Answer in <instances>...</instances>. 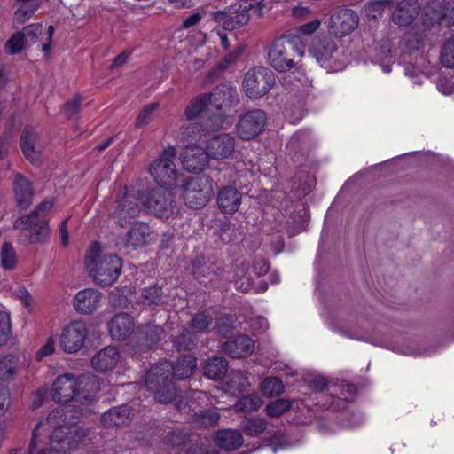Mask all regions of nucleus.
Masks as SVG:
<instances>
[{"label":"nucleus","instance_id":"57","mask_svg":"<svg viewBox=\"0 0 454 454\" xmlns=\"http://www.w3.org/2000/svg\"><path fill=\"white\" fill-rule=\"evenodd\" d=\"M251 327L254 332L262 333L268 328V321L263 317H257L251 320Z\"/></svg>","mask_w":454,"mask_h":454},{"label":"nucleus","instance_id":"38","mask_svg":"<svg viewBox=\"0 0 454 454\" xmlns=\"http://www.w3.org/2000/svg\"><path fill=\"white\" fill-rule=\"evenodd\" d=\"M260 389L265 396H276L284 392L282 381L275 377L266 378L260 385Z\"/></svg>","mask_w":454,"mask_h":454},{"label":"nucleus","instance_id":"31","mask_svg":"<svg viewBox=\"0 0 454 454\" xmlns=\"http://www.w3.org/2000/svg\"><path fill=\"white\" fill-rule=\"evenodd\" d=\"M206 110L211 112L208 97L201 94L189 102L184 109V116L187 120H193L198 118Z\"/></svg>","mask_w":454,"mask_h":454},{"label":"nucleus","instance_id":"35","mask_svg":"<svg viewBox=\"0 0 454 454\" xmlns=\"http://www.w3.org/2000/svg\"><path fill=\"white\" fill-rule=\"evenodd\" d=\"M227 387L225 391H230L231 394L241 392L243 387L248 385L247 377L239 371L231 372L227 377L225 381Z\"/></svg>","mask_w":454,"mask_h":454},{"label":"nucleus","instance_id":"44","mask_svg":"<svg viewBox=\"0 0 454 454\" xmlns=\"http://www.w3.org/2000/svg\"><path fill=\"white\" fill-rule=\"evenodd\" d=\"M212 319L206 313H199L191 322L190 328L192 333H204L211 324Z\"/></svg>","mask_w":454,"mask_h":454},{"label":"nucleus","instance_id":"7","mask_svg":"<svg viewBox=\"0 0 454 454\" xmlns=\"http://www.w3.org/2000/svg\"><path fill=\"white\" fill-rule=\"evenodd\" d=\"M184 140L189 138L206 144L205 151L210 159L223 160L228 158L235 149V138L227 133L207 135L206 128L200 124L193 123L182 128Z\"/></svg>","mask_w":454,"mask_h":454},{"label":"nucleus","instance_id":"11","mask_svg":"<svg viewBox=\"0 0 454 454\" xmlns=\"http://www.w3.org/2000/svg\"><path fill=\"white\" fill-rule=\"evenodd\" d=\"M275 83L274 74L265 67H255L244 76L242 89L247 97L259 99L265 96Z\"/></svg>","mask_w":454,"mask_h":454},{"label":"nucleus","instance_id":"13","mask_svg":"<svg viewBox=\"0 0 454 454\" xmlns=\"http://www.w3.org/2000/svg\"><path fill=\"white\" fill-rule=\"evenodd\" d=\"M88 337L89 329L84 321H71L61 330L59 347L67 354H75L83 348Z\"/></svg>","mask_w":454,"mask_h":454},{"label":"nucleus","instance_id":"5","mask_svg":"<svg viewBox=\"0 0 454 454\" xmlns=\"http://www.w3.org/2000/svg\"><path fill=\"white\" fill-rule=\"evenodd\" d=\"M84 267L93 281L101 286L114 285L121 272L120 257L106 253L98 242H93L84 257Z\"/></svg>","mask_w":454,"mask_h":454},{"label":"nucleus","instance_id":"6","mask_svg":"<svg viewBox=\"0 0 454 454\" xmlns=\"http://www.w3.org/2000/svg\"><path fill=\"white\" fill-rule=\"evenodd\" d=\"M306 51V45L301 36L289 35L276 39L270 46L268 62L275 70L286 72L297 64L295 54L301 58Z\"/></svg>","mask_w":454,"mask_h":454},{"label":"nucleus","instance_id":"9","mask_svg":"<svg viewBox=\"0 0 454 454\" xmlns=\"http://www.w3.org/2000/svg\"><path fill=\"white\" fill-rule=\"evenodd\" d=\"M52 206V201L46 200L39 204L33 213L16 221L15 227L25 231L24 234L29 243H40L48 238V224L42 216L48 213Z\"/></svg>","mask_w":454,"mask_h":454},{"label":"nucleus","instance_id":"64","mask_svg":"<svg viewBox=\"0 0 454 454\" xmlns=\"http://www.w3.org/2000/svg\"><path fill=\"white\" fill-rule=\"evenodd\" d=\"M59 236H60L61 243L64 246H67L68 244V240H69L68 231L67 229V221L62 222V223L60 225Z\"/></svg>","mask_w":454,"mask_h":454},{"label":"nucleus","instance_id":"30","mask_svg":"<svg viewBox=\"0 0 454 454\" xmlns=\"http://www.w3.org/2000/svg\"><path fill=\"white\" fill-rule=\"evenodd\" d=\"M213 20L221 24L223 29L232 30L243 23V20L236 12L231 9L226 11H217L211 14Z\"/></svg>","mask_w":454,"mask_h":454},{"label":"nucleus","instance_id":"60","mask_svg":"<svg viewBox=\"0 0 454 454\" xmlns=\"http://www.w3.org/2000/svg\"><path fill=\"white\" fill-rule=\"evenodd\" d=\"M9 394L4 387H0V416L4 415L9 406Z\"/></svg>","mask_w":454,"mask_h":454},{"label":"nucleus","instance_id":"39","mask_svg":"<svg viewBox=\"0 0 454 454\" xmlns=\"http://www.w3.org/2000/svg\"><path fill=\"white\" fill-rule=\"evenodd\" d=\"M262 405V398L254 394L240 398L236 403V410L243 412L257 411Z\"/></svg>","mask_w":454,"mask_h":454},{"label":"nucleus","instance_id":"28","mask_svg":"<svg viewBox=\"0 0 454 454\" xmlns=\"http://www.w3.org/2000/svg\"><path fill=\"white\" fill-rule=\"evenodd\" d=\"M217 445L226 450H234L243 443V437L237 430H220L215 434Z\"/></svg>","mask_w":454,"mask_h":454},{"label":"nucleus","instance_id":"63","mask_svg":"<svg viewBox=\"0 0 454 454\" xmlns=\"http://www.w3.org/2000/svg\"><path fill=\"white\" fill-rule=\"evenodd\" d=\"M201 20V16L199 13H193L188 16L183 22L182 27L184 28H188L190 27L195 26Z\"/></svg>","mask_w":454,"mask_h":454},{"label":"nucleus","instance_id":"51","mask_svg":"<svg viewBox=\"0 0 454 454\" xmlns=\"http://www.w3.org/2000/svg\"><path fill=\"white\" fill-rule=\"evenodd\" d=\"M322 22L320 20H313L309 22L301 25L297 28L298 35L309 36L318 30Z\"/></svg>","mask_w":454,"mask_h":454},{"label":"nucleus","instance_id":"62","mask_svg":"<svg viewBox=\"0 0 454 454\" xmlns=\"http://www.w3.org/2000/svg\"><path fill=\"white\" fill-rule=\"evenodd\" d=\"M433 9H434V7ZM448 11L449 8H445L442 11L434 10L433 16L428 20L426 19V21H428V23L430 24H433L434 22H442L448 16Z\"/></svg>","mask_w":454,"mask_h":454},{"label":"nucleus","instance_id":"45","mask_svg":"<svg viewBox=\"0 0 454 454\" xmlns=\"http://www.w3.org/2000/svg\"><path fill=\"white\" fill-rule=\"evenodd\" d=\"M43 27L40 24L27 26L20 32L24 37L27 46L36 42L39 35H42Z\"/></svg>","mask_w":454,"mask_h":454},{"label":"nucleus","instance_id":"52","mask_svg":"<svg viewBox=\"0 0 454 454\" xmlns=\"http://www.w3.org/2000/svg\"><path fill=\"white\" fill-rule=\"evenodd\" d=\"M12 294L16 298H18L26 308L30 309L32 307L33 298L29 292L25 287L19 286L15 288L12 291Z\"/></svg>","mask_w":454,"mask_h":454},{"label":"nucleus","instance_id":"21","mask_svg":"<svg viewBox=\"0 0 454 454\" xmlns=\"http://www.w3.org/2000/svg\"><path fill=\"white\" fill-rule=\"evenodd\" d=\"M241 200V193L232 186L222 188L217 195V206L226 214L235 213L239 209Z\"/></svg>","mask_w":454,"mask_h":454},{"label":"nucleus","instance_id":"55","mask_svg":"<svg viewBox=\"0 0 454 454\" xmlns=\"http://www.w3.org/2000/svg\"><path fill=\"white\" fill-rule=\"evenodd\" d=\"M437 89L444 95H450L453 92L454 85L451 81L445 77L439 78L437 81Z\"/></svg>","mask_w":454,"mask_h":454},{"label":"nucleus","instance_id":"8","mask_svg":"<svg viewBox=\"0 0 454 454\" xmlns=\"http://www.w3.org/2000/svg\"><path fill=\"white\" fill-rule=\"evenodd\" d=\"M308 52L328 72L339 71L345 66L346 55L334 39L316 37L311 40Z\"/></svg>","mask_w":454,"mask_h":454},{"label":"nucleus","instance_id":"18","mask_svg":"<svg viewBox=\"0 0 454 454\" xmlns=\"http://www.w3.org/2000/svg\"><path fill=\"white\" fill-rule=\"evenodd\" d=\"M102 298V294L97 289H82L74 296V308L81 314H91L100 307Z\"/></svg>","mask_w":454,"mask_h":454},{"label":"nucleus","instance_id":"50","mask_svg":"<svg viewBox=\"0 0 454 454\" xmlns=\"http://www.w3.org/2000/svg\"><path fill=\"white\" fill-rule=\"evenodd\" d=\"M55 351V339L50 336L35 354L36 360H43L44 357L53 354Z\"/></svg>","mask_w":454,"mask_h":454},{"label":"nucleus","instance_id":"32","mask_svg":"<svg viewBox=\"0 0 454 454\" xmlns=\"http://www.w3.org/2000/svg\"><path fill=\"white\" fill-rule=\"evenodd\" d=\"M37 135L32 129H25L20 137V147L24 155L34 161L37 159V151L35 144Z\"/></svg>","mask_w":454,"mask_h":454},{"label":"nucleus","instance_id":"37","mask_svg":"<svg viewBox=\"0 0 454 454\" xmlns=\"http://www.w3.org/2000/svg\"><path fill=\"white\" fill-rule=\"evenodd\" d=\"M267 421L262 418L246 419L242 423V430L250 436H255L263 433L267 427Z\"/></svg>","mask_w":454,"mask_h":454},{"label":"nucleus","instance_id":"19","mask_svg":"<svg viewBox=\"0 0 454 454\" xmlns=\"http://www.w3.org/2000/svg\"><path fill=\"white\" fill-rule=\"evenodd\" d=\"M120 361V353L114 346H108L99 350L91 358L93 368L98 372L114 369Z\"/></svg>","mask_w":454,"mask_h":454},{"label":"nucleus","instance_id":"1","mask_svg":"<svg viewBox=\"0 0 454 454\" xmlns=\"http://www.w3.org/2000/svg\"><path fill=\"white\" fill-rule=\"evenodd\" d=\"M87 436V430L65 423L56 410L34 430L30 454H71L86 446Z\"/></svg>","mask_w":454,"mask_h":454},{"label":"nucleus","instance_id":"3","mask_svg":"<svg viewBox=\"0 0 454 454\" xmlns=\"http://www.w3.org/2000/svg\"><path fill=\"white\" fill-rule=\"evenodd\" d=\"M197 364L192 356H184L175 366L168 361L153 366L145 378V387L153 394L154 399L160 403H168L176 396V387L171 378L184 380L191 377Z\"/></svg>","mask_w":454,"mask_h":454},{"label":"nucleus","instance_id":"53","mask_svg":"<svg viewBox=\"0 0 454 454\" xmlns=\"http://www.w3.org/2000/svg\"><path fill=\"white\" fill-rule=\"evenodd\" d=\"M250 272H252L254 278L265 275L270 270L268 262L264 260H260L254 265H250Z\"/></svg>","mask_w":454,"mask_h":454},{"label":"nucleus","instance_id":"17","mask_svg":"<svg viewBox=\"0 0 454 454\" xmlns=\"http://www.w3.org/2000/svg\"><path fill=\"white\" fill-rule=\"evenodd\" d=\"M205 96L208 97V104L212 113L220 111L224 107H230L239 101L236 89L227 84L217 86L212 92L206 93Z\"/></svg>","mask_w":454,"mask_h":454},{"label":"nucleus","instance_id":"54","mask_svg":"<svg viewBox=\"0 0 454 454\" xmlns=\"http://www.w3.org/2000/svg\"><path fill=\"white\" fill-rule=\"evenodd\" d=\"M80 98H75L65 106V113L68 118H74L80 111Z\"/></svg>","mask_w":454,"mask_h":454},{"label":"nucleus","instance_id":"58","mask_svg":"<svg viewBox=\"0 0 454 454\" xmlns=\"http://www.w3.org/2000/svg\"><path fill=\"white\" fill-rule=\"evenodd\" d=\"M168 442L172 446H181L185 444L186 437L182 436L179 432L175 431L168 435Z\"/></svg>","mask_w":454,"mask_h":454},{"label":"nucleus","instance_id":"41","mask_svg":"<svg viewBox=\"0 0 454 454\" xmlns=\"http://www.w3.org/2000/svg\"><path fill=\"white\" fill-rule=\"evenodd\" d=\"M220 419L216 411H206L195 414L194 423L199 427H207L215 425Z\"/></svg>","mask_w":454,"mask_h":454},{"label":"nucleus","instance_id":"56","mask_svg":"<svg viewBox=\"0 0 454 454\" xmlns=\"http://www.w3.org/2000/svg\"><path fill=\"white\" fill-rule=\"evenodd\" d=\"M291 14L294 18L304 20L310 16L311 10L308 6L295 5L292 8Z\"/></svg>","mask_w":454,"mask_h":454},{"label":"nucleus","instance_id":"43","mask_svg":"<svg viewBox=\"0 0 454 454\" xmlns=\"http://www.w3.org/2000/svg\"><path fill=\"white\" fill-rule=\"evenodd\" d=\"M441 62L448 68H454V38L448 40L441 51Z\"/></svg>","mask_w":454,"mask_h":454},{"label":"nucleus","instance_id":"27","mask_svg":"<svg viewBox=\"0 0 454 454\" xmlns=\"http://www.w3.org/2000/svg\"><path fill=\"white\" fill-rule=\"evenodd\" d=\"M149 226L141 223H136L132 225L123 242L125 247H137L147 243L149 238Z\"/></svg>","mask_w":454,"mask_h":454},{"label":"nucleus","instance_id":"59","mask_svg":"<svg viewBox=\"0 0 454 454\" xmlns=\"http://www.w3.org/2000/svg\"><path fill=\"white\" fill-rule=\"evenodd\" d=\"M45 398V392L43 390H38L33 393L31 396V409L35 410L39 408Z\"/></svg>","mask_w":454,"mask_h":454},{"label":"nucleus","instance_id":"42","mask_svg":"<svg viewBox=\"0 0 454 454\" xmlns=\"http://www.w3.org/2000/svg\"><path fill=\"white\" fill-rule=\"evenodd\" d=\"M17 369V362L14 356L4 357L0 360V380H11Z\"/></svg>","mask_w":454,"mask_h":454},{"label":"nucleus","instance_id":"10","mask_svg":"<svg viewBox=\"0 0 454 454\" xmlns=\"http://www.w3.org/2000/svg\"><path fill=\"white\" fill-rule=\"evenodd\" d=\"M176 155L175 147L168 146L150 166L149 172L160 188L173 189L177 185L178 172L174 163Z\"/></svg>","mask_w":454,"mask_h":454},{"label":"nucleus","instance_id":"33","mask_svg":"<svg viewBox=\"0 0 454 454\" xmlns=\"http://www.w3.org/2000/svg\"><path fill=\"white\" fill-rule=\"evenodd\" d=\"M227 372V363L222 357H214L209 359L204 367L206 377L213 380H219L225 376Z\"/></svg>","mask_w":454,"mask_h":454},{"label":"nucleus","instance_id":"23","mask_svg":"<svg viewBox=\"0 0 454 454\" xmlns=\"http://www.w3.org/2000/svg\"><path fill=\"white\" fill-rule=\"evenodd\" d=\"M251 267L248 262L241 263L235 270L234 276V283L237 289L241 290L243 292H248L251 289H255L256 292H263L267 289V285H260L259 286H254V278L250 272Z\"/></svg>","mask_w":454,"mask_h":454},{"label":"nucleus","instance_id":"4","mask_svg":"<svg viewBox=\"0 0 454 454\" xmlns=\"http://www.w3.org/2000/svg\"><path fill=\"white\" fill-rule=\"evenodd\" d=\"M99 389V384L94 376L82 375L75 378L72 374H64L54 380L51 395L56 403H67L75 400L82 403L92 402Z\"/></svg>","mask_w":454,"mask_h":454},{"label":"nucleus","instance_id":"24","mask_svg":"<svg viewBox=\"0 0 454 454\" xmlns=\"http://www.w3.org/2000/svg\"><path fill=\"white\" fill-rule=\"evenodd\" d=\"M251 267L248 262L241 263L235 270L234 276V283L237 289L241 290L243 292H248L251 289H255L256 292H263L267 289V285H260L259 286H254V278L250 272Z\"/></svg>","mask_w":454,"mask_h":454},{"label":"nucleus","instance_id":"2","mask_svg":"<svg viewBox=\"0 0 454 454\" xmlns=\"http://www.w3.org/2000/svg\"><path fill=\"white\" fill-rule=\"evenodd\" d=\"M171 189L158 187L149 193L137 194L123 189V196L119 200L114 217L120 225L129 223L141 211V205L159 216H165L173 206Z\"/></svg>","mask_w":454,"mask_h":454},{"label":"nucleus","instance_id":"20","mask_svg":"<svg viewBox=\"0 0 454 454\" xmlns=\"http://www.w3.org/2000/svg\"><path fill=\"white\" fill-rule=\"evenodd\" d=\"M108 329L114 339L124 340L133 333L134 320L128 314H117L108 323Z\"/></svg>","mask_w":454,"mask_h":454},{"label":"nucleus","instance_id":"16","mask_svg":"<svg viewBox=\"0 0 454 454\" xmlns=\"http://www.w3.org/2000/svg\"><path fill=\"white\" fill-rule=\"evenodd\" d=\"M180 139L184 143H187L181 153V162L184 168L189 172H200L204 170L208 165L210 159L205 149L199 146L195 139L189 138L184 140L182 132L180 133Z\"/></svg>","mask_w":454,"mask_h":454},{"label":"nucleus","instance_id":"25","mask_svg":"<svg viewBox=\"0 0 454 454\" xmlns=\"http://www.w3.org/2000/svg\"><path fill=\"white\" fill-rule=\"evenodd\" d=\"M14 194L17 206L27 209L32 202L33 192L30 183L20 175H16L14 180Z\"/></svg>","mask_w":454,"mask_h":454},{"label":"nucleus","instance_id":"61","mask_svg":"<svg viewBox=\"0 0 454 454\" xmlns=\"http://www.w3.org/2000/svg\"><path fill=\"white\" fill-rule=\"evenodd\" d=\"M53 34H54V27L52 25L48 26L46 42L43 43V45H42V51L44 52L46 57L51 52V38H52Z\"/></svg>","mask_w":454,"mask_h":454},{"label":"nucleus","instance_id":"22","mask_svg":"<svg viewBox=\"0 0 454 454\" xmlns=\"http://www.w3.org/2000/svg\"><path fill=\"white\" fill-rule=\"evenodd\" d=\"M224 352L234 358L247 356L254 349V341L246 335H239L224 343Z\"/></svg>","mask_w":454,"mask_h":454},{"label":"nucleus","instance_id":"29","mask_svg":"<svg viewBox=\"0 0 454 454\" xmlns=\"http://www.w3.org/2000/svg\"><path fill=\"white\" fill-rule=\"evenodd\" d=\"M129 420V410L127 406H121L108 410L102 416V423L106 427H120Z\"/></svg>","mask_w":454,"mask_h":454},{"label":"nucleus","instance_id":"15","mask_svg":"<svg viewBox=\"0 0 454 454\" xmlns=\"http://www.w3.org/2000/svg\"><path fill=\"white\" fill-rule=\"evenodd\" d=\"M267 115L261 109H253L244 113L237 125L236 131L242 140H251L258 136L264 129Z\"/></svg>","mask_w":454,"mask_h":454},{"label":"nucleus","instance_id":"12","mask_svg":"<svg viewBox=\"0 0 454 454\" xmlns=\"http://www.w3.org/2000/svg\"><path fill=\"white\" fill-rule=\"evenodd\" d=\"M214 192L213 182L205 177H193L184 187L185 204L194 209L204 207L211 200Z\"/></svg>","mask_w":454,"mask_h":454},{"label":"nucleus","instance_id":"36","mask_svg":"<svg viewBox=\"0 0 454 454\" xmlns=\"http://www.w3.org/2000/svg\"><path fill=\"white\" fill-rule=\"evenodd\" d=\"M293 406V402L289 399L280 398L268 403L265 407V412L272 418H278L288 411Z\"/></svg>","mask_w":454,"mask_h":454},{"label":"nucleus","instance_id":"40","mask_svg":"<svg viewBox=\"0 0 454 454\" xmlns=\"http://www.w3.org/2000/svg\"><path fill=\"white\" fill-rule=\"evenodd\" d=\"M0 262L2 267L6 270L13 269L16 265V253L13 247L8 243H4L1 248Z\"/></svg>","mask_w":454,"mask_h":454},{"label":"nucleus","instance_id":"47","mask_svg":"<svg viewBox=\"0 0 454 454\" xmlns=\"http://www.w3.org/2000/svg\"><path fill=\"white\" fill-rule=\"evenodd\" d=\"M11 333L10 317L6 311H0V346L6 343Z\"/></svg>","mask_w":454,"mask_h":454},{"label":"nucleus","instance_id":"14","mask_svg":"<svg viewBox=\"0 0 454 454\" xmlns=\"http://www.w3.org/2000/svg\"><path fill=\"white\" fill-rule=\"evenodd\" d=\"M359 18L350 9H341L333 12L327 20L328 33L336 40L349 35L357 27Z\"/></svg>","mask_w":454,"mask_h":454},{"label":"nucleus","instance_id":"48","mask_svg":"<svg viewBox=\"0 0 454 454\" xmlns=\"http://www.w3.org/2000/svg\"><path fill=\"white\" fill-rule=\"evenodd\" d=\"M160 288L152 286L142 291L143 302L145 304H156L160 301Z\"/></svg>","mask_w":454,"mask_h":454},{"label":"nucleus","instance_id":"26","mask_svg":"<svg viewBox=\"0 0 454 454\" xmlns=\"http://www.w3.org/2000/svg\"><path fill=\"white\" fill-rule=\"evenodd\" d=\"M418 5L415 1H402L393 12V21L400 26H406L412 22L417 14Z\"/></svg>","mask_w":454,"mask_h":454},{"label":"nucleus","instance_id":"49","mask_svg":"<svg viewBox=\"0 0 454 454\" xmlns=\"http://www.w3.org/2000/svg\"><path fill=\"white\" fill-rule=\"evenodd\" d=\"M157 104H151L145 106L138 114L137 126H145L152 120L153 112L157 109Z\"/></svg>","mask_w":454,"mask_h":454},{"label":"nucleus","instance_id":"46","mask_svg":"<svg viewBox=\"0 0 454 454\" xmlns=\"http://www.w3.org/2000/svg\"><path fill=\"white\" fill-rule=\"evenodd\" d=\"M27 46V43L24 40L23 35L20 32L13 35L6 43L5 49L6 51L10 54H15L20 52L24 47Z\"/></svg>","mask_w":454,"mask_h":454},{"label":"nucleus","instance_id":"34","mask_svg":"<svg viewBox=\"0 0 454 454\" xmlns=\"http://www.w3.org/2000/svg\"><path fill=\"white\" fill-rule=\"evenodd\" d=\"M356 394V387L353 385H345L341 392L342 397L334 399L333 396L330 397V403H324L322 404L325 408H331L333 410H339L345 407L346 402L351 400Z\"/></svg>","mask_w":454,"mask_h":454}]
</instances>
